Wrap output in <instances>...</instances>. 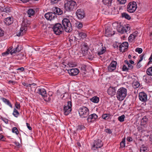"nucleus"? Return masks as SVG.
Listing matches in <instances>:
<instances>
[{
    "mask_svg": "<svg viewBox=\"0 0 152 152\" xmlns=\"http://www.w3.org/2000/svg\"><path fill=\"white\" fill-rule=\"evenodd\" d=\"M116 88L115 87H110L107 91L108 94L111 96H113L115 95L116 93Z\"/></svg>",
    "mask_w": 152,
    "mask_h": 152,
    "instance_id": "obj_22",
    "label": "nucleus"
},
{
    "mask_svg": "<svg viewBox=\"0 0 152 152\" xmlns=\"http://www.w3.org/2000/svg\"><path fill=\"white\" fill-rule=\"evenodd\" d=\"M12 132L15 133L16 134H19V131L17 128L16 127H14L12 129Z\"/></svg>",
    "mask_w": 152,
    "mask_h": 152,
    "instance_id": "obj_38",
    "label": "nucleus"
},
{
    "mask_svg": "<svg viewBox=\"0 0 152 152\" xmlns=\"http://www.w3.org/2000/svg\"><path fill=\"white\" fill-rule=\"evenodd\" d=\"M15 105V107L17 109H20V104L19 103L16 102Z\"/></svg>",
    "mask_w": 152,
    "mask_h": 152,
    "instance_id": "obj_43",
    "label": "nucleus"
},
{
    "mask_svg": "<svg viewBox=\"0 0 152 152\" xmlns=\"http://www.w3.org/2000/svg\"><path fill=\"white\" fill-rule=\"evenodd\" d=\"M127 95V89L124 87L119 89L116 92V97L119 101L123 100Z\"/></svg>",
    "mask_w": 152,
    "mask_h": 152,
    "instance_id": "obj_1",
    "label": "nucleus"
},
{
    "mask_svg": "<svg viewBox=\"0 0 152 152\" xmlns=\"http://www.w3.org/2000/svg\"><path fill=\"white\" fill-rule=\"evenodd\" d=\"M22 84L24 86H25L26 87H28V86H27L28 83H23Z\"/></svg>",
    "mask_w": 152,
    "mask_h": 152,
    "instance_id": "obj_63",
    "label": "nucleus"
},
{
    "mask_svg": "<svg viewBox=\"0 0 152 152\" xmlns=\"http://www.w3.org/2000/svg\"><path fill=\"white\" fill-rule=\"evenodd\" d=\"M4 22L7 25H10L13 23V19L12 17H7L4 19Z\"/></svg>",
    "mask_w": 152,
    "mask_h": 152,
    "instance_id": "obj_20",
    "label": "nucleus"
},
{
    "mask_svg": "<svg viewBox=\"0 0 152 152\" xmlns=\"http://www.w3.org/2000/svg\"><path fill=\"white\" fill-rule=\"evenodd\" d=\"M76 14L79 19H83L85 16L84 11L83 9L77 10L76 12Z\"/></svg>",
    "mask_w": 152,
    "mask_h": 152,
    "instance_id": "obj_17",
    "label": "nucleus"
},
{
    "mask_svg": "<svg viewBox=\"0 0 152 152\" xmlns=\"http://www.w3.org/2000/svg\"><path fill=\"white\" fill-rule=\"evenodd\" d=\"M76 6V2L74 1H65L64 7L67 11H71L75 9Z\"/></svg>",
    "mask_w": 152,
    "mask_h": 152,
    "instance_id": "obj_2",
    "label": "nucleus"
},
{
    "mask_svg": "<svg viewBox=\"0 0 152 152\" xmlns=\"http://www.w3.org/2000/svg\"><path fill=\"white\" fill-rule=\"evenodd\" d=\"M52 12L55 15H61L63 13V11L62 10L57 7H54L52 9Z\"/></svg>",
    "mask_w": 152,
    "mask_h": 152,
    "instance_id": "obj_21",
    "label": "nucleus"
},
{
    "mask_svg": "<svg viewBox=\"0 0 152 152\" xmlns=\"http://www.w3.org/2000/svg\"><path fill=\"white\" fill-rule=\"evenodd\" d=\"M29 17H31V15H33L34 14V11L32 9H29L27 11Z\"/></svg>",
    "mask_w": 152,
    "mask_h": 152,
    "instance_id": "obj_32",
    "label": "nucleus"
},
{
    "mask_svg": "<svg viewBox=\"0 0 152 152\" xmlns=\"http://www.w3.org/2000/svg\"><path fill=\"white\" fill-rule=\"evenodd\" d=\"M122 17L124 18H125L129 20L131 19V17L126 12H123L121 14Z\"/></svg>",
    "mask_w": 152,
    "mask_h": 152,
    "instance_id": "obj_31",
    "label": "nucleus"
},
{
    "mask_svg": "<svg viewBox=\"0 0 152 152\" xmlns=\"http://www.w3.org/2000/svg\"><path fill=\"white\" fill-rule=\"evenodd\" d=\"M128 66L129 69H132L133 68V66L130 64H129V65H128Z\"/></svg>",
    "mask_w": 152,
    "mask_h": 152,
    "instance_id": "obj_58",
    "label": "nucleus"
},
{
    "mask_svg": "<svg viewBox=\"0 0 152 152\" xmlns=\"http://www.w3.org/2000/svg\"><path fill=\"white\" fill-rule=\"evenodd\" d=\"M129 44L127 42H124L120 45L119 50L122 52L126 51L128 48Z\"/></svg>",
    "mask_w": 152,
    "mask_h": 152,
    "instance_id": "obj_10",
    "label": "nucleus"
},
{
    "mask_svg": "<svg viewBox=\"0 0 152 152\" xmlns=\"http://www.w3.org/2000/svg\"><path fill=\"white\" fill-rule=\"evenodd\" d=\"M106 48L105 47H102V49L98 52L99 55L103 54L106 51Z\"/></svg>",
    "mask_w": 152,
    "mask_h": 152,
    "instance_id": "obj_36",
    "label": "nucleus"
},
{
    "mask_svg": "<svg viewBox=\"0 0 152 152\" xmlns=\"http://www.w3.org/2000/svg\"><path fill=\"white\" fill-rule=\"evenodd\" d=\"M9 49H8L7 51H6V52L4 53H2L3 55H4V54L5 55H7L8 54L10 53H11V54H12L13 53H15L17 52L16 51V50L15 49L12 50L11 51L9 50Z\"/></svg>",
    "mask_w": 152,
    "mask_h": 152,
    "instance_id": "obj_28",
    "label": "nucleus"
},
{
    "mask_svg": "<svg viewBox=\"0 0 152 152\" xmlns=\"http://www.w3.org/2000/svg\"><path fill=\"white\" fill-rule=\"evenodd\" d=\"M117 64V62L116 61H112L108 67V71L110 72H112L115 69Z\"/></svg>",
    "mask_w": 152,
    "mask_h": 152,
    "instance_id": "obj_16",
    "label": "nucleus"
},
{
    "mask_svg": "<svg viewBox=\"0 0 152 152\" xmlns=\"http://www.w3.org/2000/svg\"><path fill=\"white\" fill-rule=\"evenodd\" d=\"M111 31H110V30L108 28H105V36H108L110 35V33H111Z\"/></svg>",
    "mask_w": 152,
    "mask_h": 152,
    "instance_id": "obj_39",
    "label": "nucleus"
},
{
    "mask_svg": "<svg viewBox=\"0 0 152 152\" xmlns=\"http://www.w3.org/2000/svg\"><path fill=\"white\" fill-rule=\"evenodd\" d=\"M78 111L80 116L82 118L86 117L89 114L88 109L85 107L79 109Z\"/></svg>",
    "mask_w": 152,
    "mask_h": 152,
    "instance_id": "obj_5",
    "label": "nucleus"
},
{
    "mask_svg": "<svg viewBox=\"0 0 152 152\" xmlns=\"http://www.w3.org/2000/svg\"><path fill=\"white\" fill-rule=\"evenodd\" d=\"M4 8H5L4 6L3 7H1V6H0V11L3 12V11L4 10Z\"/></svg>",
    "mask_w": 152,
    "mask_h": 152,
    "instance_id": "obj_60",
    "label": "nucleus"
},
{
    "mask_svg": "<svg viewBox=\"0 0 152 152\" xmlns=\"http://www.w3.org/2000/svg\"><path fill=\"white\" fill-rule=\"evenodd\" d=\"M4 31L0 27V37L3 36L4 35Z\"/></svg>",
    "mask_w": 152,
    "mask_h": 152,
    "instance_id": "obj_44",
    "label": "nucleus"
},
{
    "mask_svg": "<svg viewBox=\"0 0 152 152\" xmlns=\"http://www.w3.org/2000/svg\"><path fill=\"white\" fill-rule=\"evenodd\" d=\"M126 139H127V140L129 142L131 141H132V140H133L132 138L131 137H128Z\"/></svg>",
    "mask_w": 152,
    "mask_h": 152,
    "instance_id": "obj_56",
    "label": "nucleus"
},
{
    "mask_svg": "<svg viewBox=\"0 0 152 152\" xmlns=\"http://www.w3.org/2000/svg\"><path fill=\"white\" fill-rule=\"evenodd\" d=\"M125 116L124 115H122L121 116L118 117V119L119 121L121 122H123L124 121Z\"/></svg>",
    "mask_w": 152,
    "mask_h": 152,
    "instance_id": "obj_37",
    "label": "nucleus"
},
{
    "mask_svg": "<svg viewBox=\"0 0 152 152\" xmlns=\"http://www.w3.org/2000/svg\"><path fill=\"white\" fill-rule=\"evenodd\" d=\"M103 146V144L100 140H95L92 147V149L96 150L98 148H101Z\"/></svg>",
    "mask_w": 152,
    "mask_h": 152,
    "instance_id": "obj_9",
    "label": "nucleus"
},
{
    "mask_svg": "<svg viewBox=\"0 0 152 152\" xmlns=\"http://www.w3.org/2000/svg\"><path fill=\"white\" fill-rule=\"evenodd\" d=\"M81 52L83 56H85L87 53V51L88 49V47L86 43L83 42L81 46Z\"/></svg>",
    "mask_w": 152,
    "mask_h": 152,
    "instance_id": "obj_11",
    "label": "nucleus"
},
{
    "mask_svg": "<svg viewBox=\"0 0 152 152\" xmlns=\"http://www.w3.org/2000/svg\"><path fill=\"white\" fill-rule=\"evenodd\" d=\"M148 119L145 116L141 120V125L144 127H146L147 126V123L148 122Z\"/></svg>",
    "mask_w": 152,
    "mask_h": 152,
    "instance_id": "obj_23",
    "label": "nucleus"
},
{
    "mask_svg": "<svg viewBox=\"0 0 152 152\" xmlns=\"http://www.w3.org/2000/svg\"><path fill=\"white\" fill-rule=\"evenodd\" d=\"M118 32L123 34L124 32H127V31L124 27L121 26L118 29Z\"/></svg>",
    "mask_w": 152,
    "mask_h": 152,
    "instance_id": "obj_27",
    "label": "nucleus"
},
{
    "mask_svg": "<svg viewBox=\"0 0 152 152\" xmlns=\"http://www.w3.org/2000/svg\"><path fill=\"white\" fill-rule=\"evenodd\" d=\"M69 74L72 76H75L78 74L79 70L77 68H72L68 71Z\"/></svg>",
    "mask_w": 152,
    "mask_h": 152,
    "instance_id": "obj_19",
    "label": "nucleus"
},
{
    "mask_svg": "<svg viewBox=\"0 0 152 152\" xmlns=\"http://www.w3.org/2000/svg\"><path fill=\"white\" fill-rule=\"evenodd\" d=\"M37 93L41 94L44 100L46 102H48L50 101L51 100V98L50 97H49L48 98V96L46 94V92L44 88L39 89L38 90Z\"/></svg>",
    "mask_w": 152,
    "mask_h": 152,
    "instance_id": "obj_7",
    "label": "nucleus"
},
{
    "mask_svg": "<svg viewBox=\"0 0 152 152\" xmlns=\"http://www.w3.org/2000/svg\"><path fill=\"white\" fill-rule=\"evenodd\" d=\"M26 124L27 128L29 130H31L32 129V128L30 126V125L28 123H26Z\"/></svg>",
    "mask_w": 152,
    "mask_h": 152,
    "instance_id": "obj_54",
    "label": "nucleus"
},
{
    "mask_svg": "<svg viewBox=\"0 0 152 152\" xmlns=\"http://www.w3.org/2000/svg\"><path fill=\"white\" fill-rule=\"evenodd\" d=\"M24 69L23 67H20V68H18L17 69V70H21V71H24Z\"/></svg>",
    "mask_w": 152,
    "mask_h": 152,
    "instance_id": "obj_61",
    "label": "nucleus"
},
{
    "mask_svg": "<svg viewBox=\"0 0 152 152\" xmlns=\"http://www.w3.org/2000/svg\"><path fill=\"white\" fill-rule=\"evenodd\" d=\"M136 52H138L139 54L141 53L142 51V49L141 48H137L135 50Z\"/></svg>",
    "mask_w": 152,
    "mask_h": 152,
    "instance_id": "obj_41",
    "label": "nucleus"
},
{
    "mask_svg": "<svg viewBox=\"0 0 152 152\" xmlns=\"http://www.w3.org/2000/svg\"><path fill=\"white\" fill-rule=\"evenodd\" d=\"M13 115L15 117H17L19 115V113L16 109L14 108L13 113Z\"/></svg>",
    "mask_w": 152,
    "mask_h": 152,
    "instance_id": "obj_35",
    "label": "nucleus"
},
{
    "mask_svg": "<svg viewBox=\"0 0 152 152\" xmlns=\"http://www.w3.org/2000/svg\"><path fill=\"white\" fill-rule=\"evenodd\" d=\"M137 7L136 2L134 1L130 2L127 5V11L130 13H133L135 11Z\"/></svg>",
    "mask_w": 152,
    "mask_h": 152,
    "instance_id": "obj_6",
    "label": "nucleus"
},
{
    "mask_svg": "<svg viewBox=\"0 0 152 152\" xmlns=\"http://www.w3.org/2000/svg\"><path fill=\"white\" fill-rule=\"evenodd\" d=\"M102 118L105 120L108 119L110 118V114H105L102 115Z\"/></svg>",
    "mask_w": 152,
    "mask_h": 152,
    "instance_id": "obj_34",
    "label": "nucleus"
},
{
    "mask_svg": "<svg viewBox=\"0 0 152 152\" xmlns=\"http://www.w3.org/2000/svg\"><path fill=\"white\" fill-rule=\"evenodd\" d=\"M10 12V10L9 7H5L3 12L8 13Z\"/></svg>",
    "mask_w": 152,
    "mask_h": 152,
    "instance_id": "obj_42",
    "label": "nucleus"
},
{
    "mask_svg": "<svg viewBox=\"0 0 152 152\" xmlns=\"http://www.w3.org/2000/svg\"><path fill=\"white\" fill-rule=\"evenodd\" d=\"M16 83V82L15 81L12 80H9L8 81V83L9 84H12L13 85L15 84Z\"/></svg>",
    "mask_w": 152,
    "mask_h": 152,
    "instance_id": "obj_55",
    "label": "nucleus"
},
{
    "mask_svg": "<svg viewBox=\"0 0 152 152\" xmlns=\"http://www.w3.org/2000/svg\"><path fill=\"white\" fill-rule=\"evenodd\" d=\"M140 85L139 83L137 81H133L132 83V86L134 88H138Z\"/></svg>",
    "mask_w": 152,
    "mask_h": 152,
    "instance_id": "obj_30",
    "label": "nucleus"
},
{
    "mask_svg": "<svg viewBox=\"0 0 152 152\" xmlns=\"http://www.w3.org/2000/svg\"><path fill=\"white\" fill-rule=\"evenodd\" d=\"M84 128V126H78V129L80 130H82Z\"/></svg>",
    "mask_w": 152,
    "mask_h": 152,
    "instance_id": "obj_59",
    "label": "nucleus"
},
{
    "mask_svg": "<svg viewBox=\"0 0 152 152\" xmlns=\"http://www.w3.org/2000/svg\"><path fill=\"white\" fill-rule=\"evenodd\" d=\"M27 30V26L25 25L24 23H23L20 28V31L17 34V36L18 37L23 36L25 34Z\"/></svg>",
    "mask_w": 152,
    "mask_h": 152,
    "instance_id": "obj_13",
    "label": "nucleus"
},
{
    "mask_svg": "<svg viewBox=\"0 0 152 152\" xmlns=\"http://www.w3.org/2000/svg\"><path fill=\"white\" fill-rule=\"evenodd\" d=\"M2 120H3L5 123L6 124H8V120L7 119H2Z\"/></svg>",
    "mask_w": 152,
    "mask_h": 152,
    "instance_id": "obj_62",
    "label": "nucleus"
},
{
    "mask_svg": "<svg viewBox=\"0 0 152 152\" xmlns=\"http://www.w3.org/2000/svg\"><path fill=\"white\" fill-rule=\"evenodd\" d=\"M105 132L106 133L109 134H110L112 133L111 130L110 129H106L105 130Z\"/></svg>",
    "mask_w": 152,
    "mask_h": 152,
    "instance_id": "obj_50",
    "label": "nucleus"
},
{
    "mask_svg": "<svg viewBox=\"0 0 152 152\" xmlns=\"http://www.w3.org/2000/svg\"><path fill=\"white\" fill-rule=\"evenodd\" d=\"M129 70V69L125 65H124L122 68V70L124 71H128Z\"/></svg>",
    "mask_w": 152,
    "mask_h": 152,
    "instance_id": "obj_46",
    "label": "nucleus"
},
{
    "mask_svg": "<svg viewBox=\"0 0 152 152\" xmlns=\"http://www.w3.org/2000/svg\"><path fill=\"white\" fill-rule=\"evenodd\" d=\"M144 55V54H142L140 56V59L139 60V62H140L143 59V57Z\"/></svg>",
    "mask_w": 152,
    "mask_h": 152,
    "instance_id": "obj_49",
    "label": "nucleus"
},
{
    "mask_svg": "<svg viewBox=\"0 0 152 152\" xmlns=\"http://www.w3.org/2000/svg\"><path fill=\"white\" fill-rule=\"evenodd\" d=\"M75 33L78 39H83L86 37V34L80 30L77 31Z\"/></svg>",
    "mask_w": 152,
    "mask_h": 152,
    "instance_id": "obj_12",
    "label": "nucleus"
},
{
    "mask_svg": "<svg viewBox=\"0 0 152 152\" xmlns=\"http://www.w3.org/2000/svg\"><path fill=\"white\" fill-rule=\"evenodd\" d=\"M45 18L48 20H51L56 18V15L52 12H48L45 14Z\"/></svg>",
    "mask_w": 152,
    "mask_h": 152,
    "instance_id": "obj_18",
    "label": "nucleus"
},
{
    "mask_svg": "<svg viewBox=\"0 0 152 152\" xmlns=\"http://www.w3.org/2000/svg\"><path fill=\"white\" fill-rule=\"evenodd\" d=\"M16 50V51L17 52H19L20 51V45H18L17 46V47L15 48Z\"/></svg>",
    "mask_w": 152,
    "mask_h": 152,
    "instance_id": "obj_48",
    "label": "nucleus"
},
{
    "mask_svg": "<svg viewBox=\"0 0 152 152\" xmlns=\"http://www.w3.org/2000/svg\"><path fill=\"white\" fill-rule=\"evenodd\" d=\"M91 101L95 103H98L99 101V98L97 96H94L90 99Z\"/></svg>",
    "mask_w": 152,
    "mask_h": 152,
    "instance_id": "obj_29",
    "label": "nucleus"
},
{
    "mask_svg": "<svg viewBox=\"0 0 152 152\" xmlns=\"http://www.w3.org/2000/svg\"><path fill=\"white\" fill-rule=\"evenodd\" d=\"M146 73L148 75L152 76V66L149 67L147 69Z\"/></svg>",
    "mask_w": 152,
    "mask_h": 152,
    "instance_id": "obj_33",
    "label": "nucleus"
},
{
    "mask_svg": "<svg viewBox=\"0 0 152 152\" xmlns=\"http://www.w3.org/2000/svg\"><path fill=\"white\" fill-rule=\"evenodd\" d=\"M83 27V24L81 23H80L77 26V28L80 29Z\"/></svg>",
    "mask_w": 152,
    "mask_h": 152,
    "instance_id": "obj_52",
    "label": "nucleus"
},
{
    "mask_svg": "<svg viewBox=\"0 0 152 152\" xmlns=\"http://www.w3.org/2000/svg\"><path fill=\"white\" fill-rule=\"evenodd\" d=\"M137 31H135L129 36L128 38V40L129 42H132L135 39L136 37L137 36Z\"/></svg>",
    "mask_w": 152,
    "mask_h": 152,
    "instance_id": "obj_24",
    "label": "nucleus"
},
{
    "mask_svg": "<svg viewBox=\"0 0 152 152\" xmlns=\"http://www.w3.org/2000/svg\"><path fill=\"white\" fill-rule=\"evenodd\" d=\"M139 97L140 100L141 101L145 102L147 100V94L143 92H140L139 94Z\"/></svg>",
    "mask_w": 152,
    "mask_h": 152,
    "instance_id": "obj_14",
    "label": "nucleus"
},
{
    "mask_svg": "<svg viewBox=\"0 0 152 152\" xmlns=\"http://www.w3.org/2000/svg\"><path fill=\"white\" fill-rule=\"evenodd\" d=\"M140 63V62H139V61L137 63V64L136 66L137 68L138 69L140 68L141 66V65Z\"/></svg>",
    "mask_w": 152,
    "mask_h": 152,
    "instance_id": "obj_53",
    "label": "nucleus"
},
{
    "mask_svg": "<svg viewBox=\"0 0 152 152\" xmlns=\"http://www.w3.org/2000/svg\"><path fill=\"white\" fill-rule=\"evenodd\" d=\"M125 138H123L120 143V146L122 148L124 147L125 146Z\"/></svg>",
    "mask_w": 152,
    "mask_h": 152,
    "instance_id": "obj_40",
    "label": "nucleus"
},
{
    "mask_svg": "<svg viewBox=\"0 0 152 152\" xmlns=\"http://www.w3.org/2000/svg\"><path fill=\"white\" fill-rule=\"evenodd\" d=\"M120 4H124L126 2V0H117Z\"/></svg>",
    "mask_w": 152,
    "mask_h": 152,
    "instance_id": "obj_45",
    "label": "nucleus"
},
{
    "mask_svg": "<svg viewBox=\"0 0 152 152\" xmlns=\"http://www.w3.org/2000/svg\"><path fill=\"white\" fill-rule=\"evenodd\" d=\"M67 104V106H65L64 107V113L66 115H69L72 110V102L71 101H68Z\"/></svg>",
    "mask_w": 152,
    "mask_h": 152,
    "instance_id": "obj_8",
    "label": "nucleus"
},
{
    "mask_svg": "<svg viewBox=\"0 0 152 152\" xmlns=\"http://www.w3.org/2000/svg\"><path fill=\"white\" fill-rule=\"evenodd\" d=\"M61 0H51V2L52 4H54L57 3Z\"/></svg>",
    "mask_w": 152,
    "mask_h": 152,
    "instance_id": "obj_47",
    "label": "nucleus"
},
{
    "mask_svg": "<svg viewBox=\"0 0 152 152\" xmlns=\"http://www.w3.org/2000/svg\"><path fill=\"white\" fill-rule=\"evenodd\" d=\"M62 24L65 31L67 32H70L72 30V27L69 20L67 18H64L62 20Z\"/></svg>",
    "mask_w": 152,
    "mask_h": 152,
    "instance_id": "obj_3",
    "label": "nucleus"
},
{
    "mask_svg": "<svg viewBox=\"0 0 152 152\" xmlns=\"http://www.w3.org/2000/svg\"><path fill=\"white\" fill-rule=\"evenodd\" d=\"M54 33L56 35H59L61 34L64 31V27L60 23L55 24L53 28Z\"/></svg>",
    "mask_w": 152,
    "mask_h": 152,
    "instance_id": "obj_4",
    "label": "nucleus"
},
{
    "mask_svg": "<svg viewBox=\"0 0 152 152\" xmlns=\"http://www.w3.org/2000/svg\"><path fill=\"white\" fill-rule=\"evenodd\" d=\"M113 0H103L104 4L108 6H110Z\"/></svg>",
    "mask_w": 152,
    "mask_h": 152,
    "instance_id": "obj_26",
    "label": "nucleus"
},
{
    "mask_svg": "<svg viewBox=\"0 0 152 152\" xmlns=\"http://www.w3.org/2000/svg\"><path fill=\"white\" fill-rule=\"evenodd\" d=\"M4 138V136L1 134H0V140H2Z\"/></svg>",
    "mask_w": 152,
    "mask_h": 152,
    "instance_id": "obj_64",
    "label": "nucleus"
},
{
    "mask_svg": "<svg viewBox=\"0 0 152 152\" xmlns=\"http://www.w3.org/2000/svg\"><path fill=\"white\" fill-rule=\"evenodd\" d=\"M48 95V98L49 97H50L51 98V97L52 96L53 93L51 91H49Z\"/></svg>",
    "mask_w": 152,
    "mask_h": 152,
    "instance_id": "obj_57",
    "label": "nucleus"
},
{
    "mask_svg": "<svg viewBox=\"0 0 152 152\" xmlns=\"http://www.w3.org/2000/svg\"><path fill=\"white\" fill-rule=\"evenodd\" d=\"M98 118L97 115L95 113L91 114L88 117L87 120L88 123H92Z\"/></svg>",
    "mask_w": 152,
    "mask_h": 152,
    "instance_id": "obj_15",
    "label": "nucleus"
},
{
    "mask_svg": "<svg viewBox=\"0 0 152 152\" xmlns=\"http://www.w3.org/2000/svg\"><path fill=\"white\" fill-rule=\"evenodd\" d=\"M1 99L5 104L9 106L11 108H12V105L8 99L4 98H1Z\"/></svg>",
    "mask_w": 152,
    "mask_h": 152,
    "instance_id": "obj_25",
    "label": "nucleus"
},
{
    "mask_svg": "<svg viewBox=\"0 0 152 152\" xmlns=\"http://www.w3.org/2000/svg\"><path fill=\"white\" fill-rule=\"evenodd\" d=\"M146 148L145 147H143L140 149V151L141 152H146Z\"/></svg>",
    "mask_w": 152,
    "mask_h": 152,
    "instance_id": "obj_51",
    "label": "nucleus"
}]
</instances>
